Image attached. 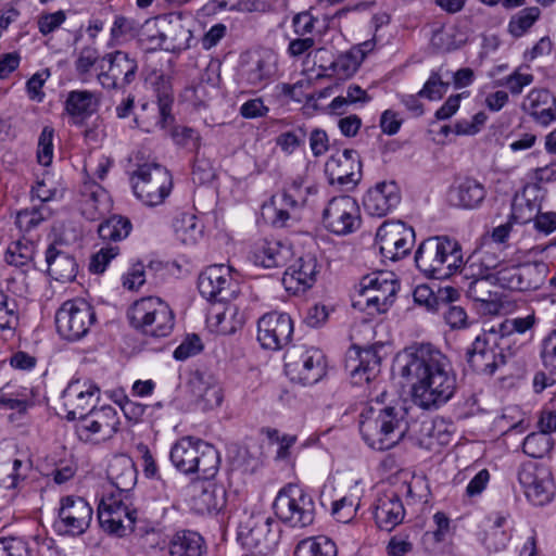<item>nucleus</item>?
Masks as SVG:
<instances>
[{
    "instance_id": "obj_39",
    "label": "nucleus",
    "mask_w": 556,
    "mask_h": 556,
    "mask_svg": "<svg viewBox=\"0 0 556 556\" xmlns=\"http://www.w3.org/2000/svg\"><path fill=\"white\" fill-rule=\"evenodd\" d=\"M108 477L116 488L117 494L127 495L137 482V470L131 459L116 457L108 468Z\"/></svg>"
},
{
    "instance_id": "obj_14",
    "label": "nucleus",
    "mask_w": 556,
    "mask_h": 556,
    "mask_svg": "<svg viewBox=\"0 0 556 556\" xmlns=\"http://www.w3.org/2000/svg\"><path fill=\"white\" fill-rule=\"evenodd\" d=\"M286 367L304 386L317 383L326 375V358L319 349L293 346L286 353Z\"/></svg>"
},
{
    "instance_id": "obj_38",
    "label": "nucleus",
    "mask_w": 556,
    "mask_h": 556,
    "mask_svg": "<svg viewBox=\"0 0 556 556\" xmlns=\"http://www.w3.org/2000/svg\"><path fill=\"white\" fill-rule=\"evenodd\" d=\"M99 100L96 92L89 90H72L65 100V111L75 118V124L83 123L97 112Z\"/></svg>"
},
{
    "instance_id": "obj_2",
    "label": "nucleus",
    "mask_w": 556,
    "mask_h": 556,
    "mask_svg": "<svg viewBox=\"0 0 556 556\" xmlns=\"http://www.w3.org/2000/svg\"><path fill=\"white\" fill-rule=\"evenodd\" d=\"M455 388L447 357L431 343L419 344V407L438 408L453 396Z\"/></svg>"
},
{
    "instance_id": "obj_36",
    "label": "nucleus",
    "mask_w": 556,
    "mask_h": 556,
    "mask_svg": "<svg viewBox=\"0 0 556 556\" xmlns=\"http://www.w3.org/2000/svg\"><path fill=\"white\" fill-rule=\"evenodd\" d=\"M273 74L271 62L261 55H252L241 64L239 70L240 81L256 89L264 88L270 81Z\"/></svg>"
},
{
    "instance_id": "obj_29",
    "label": "nucleus",
    "mask_w": 556,
    "mask_h": 556,
    "mask_svg": "<svg viewBox=\"0 0 556 556\" xmlns=\"http://www.w3.org/2000/svg\"><path fill=\"white\" fill-rule=\"evenodd\" d=\"M317 261L307 254L296 258L283 274L282 283L287 291L293 294L304 293L316 281Z\"/></svg>"
},
{
    "instance_id": "obj_47",
    "label": "nucleus",
    "mask_w": 556,
    "mask_h": 556,
    "mask_svg": "<svg viewBox=\"0 0 556 556\" xmlns=\"http://www.w3.org/2000/svg\"><path fill=\"white\" fill-rule=\"evenodd\" d=\"M131 229L128 217L114 214L98 226V235L103 242H118L126 239Z\"/></svg>"
},
{
    "instance_id": "obj_11",
    "label": "nucleus",
    "mask_w": 556,
    "mask_h": 556,
    "mask_svg": "<svg viewBox=\"0 0 556 556\" xmlns=\"http://www.w3.org/2000/svg\"><path fill=\"white\" fill-rule=\"evenodd\" d=\"M506 348L504 343H501L495 331L490 328L484 329L468 349L467 362L475 371L493 375L500 366L506 363V356L503 353Z\"/></svg>"
},
{
    "instance_id": "obj_4",
    "label": "nucleus",
    "mask_w": 556,
    "mask_h": 556,
    "mask_svg": "<svg viewBox=\"0 0 556 556\" xmlns=\"http://www.w3.org/2000/svg\"><path fill=\"white\" fill-rule=\"evenodd\" d=\"M169 458L174 467L185 473H199L204 480L218 472L220 456L216 447L201 439L184 437L170 448Z\"/></svg>"
},
{
    "instance_id": "obj_18",
    "label": "nucleus",
    "mask_w": 556,
    "mask_h": 556,
    "mask_svg": "<svg viewBox=\"0 0 556 556\" xmlns=\"http://www.w3.org/2000/svg\"><path fill=\"white\" fill-rule=\"evenodd\" d=\"M387 273H374L361 280V298L368 314L384 313L392 305L396 293V283Z\"/></svg>"
},
{
    "instance_id": "obj_31",
    "label": "nucleus",
    "mask_w": 556,
    "mask_h": 556,
    "mask_svg": "<svg viewBox=\"0 0 556 556\" xmlns=\"http://www.w3.org/2000/svg\"><path fill=\"white\" fill-rule=\"evenodd\" d=\"M292 254V250L289 245L278 240L265 239L254 244L250 252L249 260L256 266L276 268L287 265Z\"/></svg>"
},
{
    "instance_id": "obj_27",
    "label": "nucleus",
    "mask_w": 556,
    "mask_h": 556,
    "mask_svg": "<svg viewBox=\"0 0 556 556\" xmlns=\"http://www.w3.org/2000/svg\"><path fill=\"white\" fill-rule=\"evenodd\" d=\"M401 201V193L394 181H381L370 188L363 198L366 213L374 217H383L391 213Z\"/></svg>"
},
{
    "instance_id": "obj_24",
    "label": "nucleus",
    "mask_w": 556,
    "mask_h": 556,
    "mask_svg": "<svg viewBox=\"0 0 556 556\" xmlns=\"http://www.w3.org/2000/svg\"><path fill=\"white\" fill-rule=\"evenodd\" d=\"M100 389L91 381L73 380L63 391V399L67 407V420H83L84 416L99 399Z\"/></svg>"
},
{
    "instance_id": "obj_51",
    "label": "nucleus",
    "mask_w": 556,
    "mask_h": 556,
    "mask_svg": "<svg viewBox=\"0 0 556 556\" xmlns=\"http://www.w3.org/2000/svg\"><path fill=\"white\" fill-rule=\"evenodd\" d=\"M546 266L543 263H526L517 266L518 291L538 289L544 280Z\"/></svg>"
},
{
    "instance_id": "obj_62",
    "label": "nucleus",
    "mask_w": 556,
    "mask_h": 556,
    "mask_svg": "<svg viewBox=\"0 0 556 556\" xmlns=\"http://www.w3.org/2000/svg\"><path fill=\"white\" fill-rule=\"evenodd\" d=\"M517 266H509L505 262H501L500 268L495 273L492 274V278L496 281L501 287L518 290V276H517Z\"/></svg>"
},
{
    "instance_id": "obj_10",
    "label": "nucleus",
    "mask_w": 556,
    "mask_h": 556,
    "mask_svg": "<svg viewBox=\"0 0 556 556\" xmlns=\"http://www.w3.org/2000/svg\"><path fill=\"white\" fill-rule=\"evenodd\" d=\"M198 289L204 299L213 303H227L240 292L232 268L224 264H214L203 269L198 278Z\"/></svg>"
},
{
    "instance_id": "obj_12",
    "label": "nucleus",
    "mask_w": 556,
    "mask_h": 556,
    "mask_svg": "<svg viewBox=\"0 0 556 556\" xmlns=\"http://www.w3.org/2000/svg\"><path fill=\"white\" fill-rule=\"evenodd\" d=\"M126 500L127 495L112 493L100 501L98 519L105 532L122 538L134 530L137 510L131 509Z\"/></svg>"
},
{
    "instance_id": "obj_55",
    "label": "nucleus",
    "mask_w": 556,
    "mask_h": 556,
    "mask_svg": "<svg viewBox=\"0 0 556 556\" xmlns=\"http://www.w3.org/2000/svg\"><path fill=\"white\" fill-rule=\"evenodd\" d=\"M552 438L545 432H532L526 437L522 443V451L532 458H542L553 447Z\"/></svg>"
},
{
    "instance_id": "obj_32",
    "label": "nucleus",
    "mask_w": 556,
    "mask_h": 556,
    "mask_svg": "<svg viewBox=\"0 0 556 556\" xmlns=\"http://www.w3.org/2000/svg\"><path fill=\"white\" fill-rule=\"evenodd\" d=\"M486 194L482 184L473 178H460L454 181L450 187L448 202L460 208H475L481 204Z\"/></svg>"
},
{
    "instance_id": "obj_53",
    "label": "nucleus",
    "mask_w": 556,
    "mask_h": 556,
    "mask_svg": "<svg viewBox=\"0 0 556 556\" xmlns=\"http://www.w3.org/2000/svg\"><path fill=\"white\" fill-rule=\"evenodd\" d=\"M534 316L528 315L526 317H518L514 319H505L497 326H492L490 329L496 332L501 343L508 348V340L514 333H525L534 325Z\"/></svg>"
},
{
    "instance_id": "obj_63",
    "label": "nucleus",
    "mask_w": 556,
    "mask_h": 556,
    "mask_svg": "<svg viewBox=\"0 0 556 556\" xmlns=\"http://www.w3.org/2000/svg\"><path fill=\"white\" fill-rule=\"evenodd\" d=\"M541 359L545 369L556 374V330L542 341Z\"/></svg>"
},
{
    "instance_id": "obj_45",
    "label": "nucleus",
    "mask_w": 556,
    "mask_h": 556,
    "mask_svg": "<svg viewBox=\"0 0 556 556\" xmlns=\"http://www.w3.org/2000/svg\"><path fill=\"white\" fill-rule=\"evenodd\" d=\"M141 28L142 25L136 18L116 14L110 29V39L106 46L113 48L126 43L139 36Z\"/></svg>"
},
{
    "instance_id": "obj_6",
    "label": "nucleus",
    "mask_w": 556,
    "mask_h": 556,
    "mask_svg": "<svg viewBox=\"0 0 556 556\" xmlns=\"http://www.w3.org/2000/svg\"><path fill=\"white\" fill-rule=\"evenodd\" d=\"M273 508L278 519L292 528H305L315 519V502L298 484L289 483L283 486L278 492Z\"/></svg>"
},
{
    "instance_id": "obj_61",
    "label": "nucleus",
    "mask_w": 556,
    "mask_h": 556,
    "mask_svg": "<svg viewBox=\"0 0 556 556\" xmlns=\"http://www.w3.org/2000/svg\"><path fill=\"white\" fill-rule=\"evenodd\" d=\"M119 254V248L117 245H109L100 249L96 254L92 255L89 270L92 274H102L109 263Z\"/></svg>"
},
{
    "instance_id": "obj_35",
    "label": "nucleus",
    "mask_w": 556,
    "mask_h": 556,
    "mask_svg": "<svg viewBox=\"0 0 556 556\" xmlns=\"http://www.w3.org/2000/svg\"><path fill=\"white\" fill-rule=\"evenodd\" d=\"M81 213L88 219H96L98 215L109 210V193L94 181H85L80 188Z\"/></svg>"
},
{
    "instance_id": "obj_20",
    "label": "nucleus",
    "mask_w": 556,
    "mask_h": 556,
    "mask_svg": "<svg viewBox=\"0 0 556 556\" xmlns=\"http://www.w3.org/2000/svg\"><path fill=\"white\" fill-rule=\"evenodd\" d=\"M93 510L83 497L68 495L60 501L56 528L63 533L77 536L87 531L92 520Z\"/></svg>"
},
{
    "instance_id": "obj_21",
    "label": "nucleus",
    "mask_w": 556,
    "mask_h": 556,
    "mask_svg": "<svg viewBox=\"0 0 556 556\" xmlns=\"http://www.w3.org/2000/svg\"><path fill=\"white\" fill-rule=\"evenodd\" d=\"M293 334V321L289 314L270 312L257 323V340L262 348L278 351L287 346Z\"/></svg>"
},
{
    "instance_id": "obj_44",
    "label": "nucleus",
    "mask_w": 556,
    "mask_h": 556,
    "mask_svg": "<svg viewBox=\"0 0 556 556\" xmlns=\"http://www.w3.org/2000/svg\"><path fill=\"white\" fill-rule=\"evenodd\" d=\"M153 86L157 99L160 115L157 125L164 129L174 121V117L170 113L172 104L174 101L170 77L163 74L159 75L153 83Z\"/></svg>"
},
{
    "instance_id": "obj_1",
    "label": "nucleus",
    "mask_w": 556,
    "mask_h": 556,
    "mask_svg": "<svg viewBox=\"0 0 556 556\" xmlns=\"http://www.w3.org/2000/svg\"><path fill=\"white\" fill-rule=\"evenodd\" d=\"M393 377L399 392V402L393 406H381L386 392L359 414V432L372 450L393 447L415 421L410 410L417 405V346L410 345L399 352L393 361Z\"/></svg>"
},
{
    "instance_id": "obj_48",
    "label": "nucleus",
    "mask_w": 556,
    "mask_h": 556,
    "mask_svg": "<svg viewBox=\"0 0 556 556\" xmlns=\"http://www.w3.org/2000/svg\"><path fill=\"white\" fill-rule=\"evenodd\" d=\"M336 543L328 536L306 538L298 543L294 556H337Z\"/></svg>"
},
{
    "instance_id": "obj_40",
    "label": "nucleus",
    "mask_w": 556,
    "mask_h": 556,
    "mask_svg": "<svg viewBox=\"0 0 556 556\" xmlns=\"http://www.w3.org/2000/svg\"><path fill=\"white\" fill-rule=\"evenodd\" d=\"M30 469L27 462L22 460L16 454H0V486L14 489L20 481L26 479Z\"/></svg>"
},
{
    "instance_id": "obj_34",
    "label": "nucleus",
    "mask_w": 556,
    "mask_h": 556,
    "mask_svg": "<svg viewBox=\"0 0 556 556\" xmlns=\"http://www.w3.org/2000/svg\"><path fill=\"white\" fill-rule=\"evenodd\" d=\"M371 43L366 41L362 45L351 48L349 51L340 53L328 66H320L327 72V75L338 79H348L352 77L361 66L366 56V49Z\"/></svg>"
},
{
    "instance_id": "obj_15",
    "label": "nucleus",
    "mask_w": 556,
    "mask_h": 556,
    "mask_svg": "<svg viewBox=\"0 0 556 556\" xmlns=\"http://www.w3.org/2000/svg\"><path fill=\"white\" fill-rule=\"evenodd\" d=\"M518 480L533 505L543 506L554 497V479L551 469L544 465L532 462L523 464L518 471Z\"/></svg>"
},
{
    "instance_id": "obj_23",
    "label": "nucleus",
    "mask_w": 556,
    "mask_h": 556,
    "mask_svg": "<svg viewBox=\"0 0 556 556\" xmlns=\"http://www.w3.org/2000/svg\"><path fill=\"white\" fill-rule=\"evenodd\" d=\"M119 426V418L114 407L103 405L100 408L92 406L76 426L80 439L90 440L92 435L99 434L102 439L112 438Z\"/></svg>"
},
{
    "instance_id": "obj_3",
    "label": "nucleus",
    "mask_w": 556,
    "mask_h": 556,
    "mask_svg": "<svg viewBox=\"0 0 556 556\" xmlns=\"http://www.w3.org/2000/svg\"><path fill=\"white\" fill-rule=\"evenodd\" d=\"M419 270L429 278H443L457 271L464 277L475 276L473 264H466L458 241L446 236H435L419 244Z\"/></svg>"
},
{
    "instance_id": "obj_26",
    "label": "nucleus",
    "mask_w": 556,
    "mask_h": 556,
    "mask_svg": "<svg viewBox=\"0 0 556 556\" xmlns=\"http://www.w3.org/2000/svg\"><path fill=\"white\" fill-rule=\"evenodd\" d=\"M301 184L293 181L292 185L283 189L281 193L274 195L270 203L263 206L264 214L268 215L270 224L274 227H287L289 220L298 219V212L301 207L295 192L300 190Z\"/></svg>"
},
{
    "instance_id": "obj_57",
    "label": "nucleus",
    "mask_w": 556,
    "mask_h": 556,
    "mask_svg": "<svg viewBox=\"0 0 556 556\" xmlns=\"http://www.w3.org/2000/svg\"><path fill=\"white\" fill-rule=\"evenodd\" d=\"M540 13V9L536 7H530L519 11L509 21V33L515 37L522 36L535 23Z\"/></svg>"
},
{
    "instance_id": "obj_19",
    "label": "nucleus",
    "mask_w": 556,
    "mask_h": 556,
    "mask_svg": "<svg viewBox=\"0 0 556 556\" xmlns=\"http://www.w3.org/2000/svg\"><path fill=\"white\" fill-rule=\"evenodd\" d=\"M102 61L106 62L109 67L99 73L97 79L104 89H124L136 79L138 62L129 53L116 50L105 53Z\"/></svg>"
},
{
    "instance_id": "obj_46",
    "label": "nucleus",
    "mask_w": 556,
    "mask_h": 556,
    "mask_svg": "<svg viewBox=\"0 0 556 556\" xmlns=\"http://www.w3.org/2000/svg\"><path fill=\"white\" fill-rule=\"evenodd\" d=\"M31 405V392L26 387L7 383L0 389V408L25 413Z\"/></svg>"
},
{
    "instance_id": "obj_60",
    "label": "nucleus",
    "mask_w": 556,
    "mask_h": 556,
    "mask_svg": "<svg viewBox=\"0 0 556 556\" xmlns=\"http://www.w3.org/2000/svg\"><path fill=\"white\" fill-rule=\"evenodd\" d=\"M53 137H54V129L50 126H45L39 136V139H38V151H37L38 162L43 166H48L52 162Z\"/></svg>"
},
{
    "instance_id": "obj_28",
    "label": "nucleus",
    "mask_w": 556,
    "mask_h": 556,
    "mask_svg": "<svg viewBox=\"0 0 556 556\" xmlns=\"http://www.w3.org/2000/svg\"><path fill=\"white\" fill-rule=\"evenodd\" d=\"M48 274L62 282L73 281L78 271V264L70 253L63 240H54L45 252Z\"/></svg>"
},
{
    "instance_id": "obj_7",
    "label": "nucleus",
    "mask_w": 556,
    "mask_h": 556,
    "mask_svg": "<svg viewBox=\"0 0 556 556\" xmlns=\"http://www.w3.org/2000/svg\"><path fill=\"white\" fill-rule=\"evenodd\" d=\"M280 540L279 525L270 517L243 511L237 528V541L249 551L268 554Z\"/></svg>"
},
{
    "instance_id": "obj_58",
    "label": "nucleus",
    "mask_w": 556,
    "mask_h": 556,
    "mask_svg": "<svg viewBox=\"0 0 556 556\" xmlns=\"http://www.w3.org/2000/svg\"><path fill=\"white\" fill-rule=\"evenodd\" d=\"M0 556H33V549L23 538H1Z\"/></svg>"
},
{
    "instance_id": "obj_64",
    "label": "nucleus",
    "mask_w": 556,
    "mask_h": 556,
    "mask_svg": "<svg viewBox=\"0 0 556 556\" xmlns=\"http://www.w3.org/2000/svg\"><path fill=\"white\" fill-rule=\"evenodd\" d=\"M225 490L223 486L210 484L201 493V500L208 511H218L225 505Z\"/></svg>"
},
{
    "instance_id": "obj_56",
    "label": "nucleus",
    "mask_w": 556,
    "mask_h": 556,
    "mask_svg": "<svg viewBox=\"0 0 556 556\" xmlns=\"http://www.w3.org/2000/svg\"><path fill=\"white\" fill-rule=\"evenodd\" d=\"M35 244L29 239H20L12 242L5 252V262L14 266H23L33 260Z\"/></svg>"
},
{
    "instance_id": "obj_9",
    "label": "nucleus",
    "mask_w": 556,
    "mask_h": 556,
    "mask_svg": "<svg viewBox=\"0 0 556 556\" xmlns=\"http://www.w3.org/2000/svg\"><path fill=\"white\" fill-rule=\"evenodd\" d=\"M97 320L93 306L84 299L65 301L55 313L59 334L68 341L86 337Z\"/></svg>"
},
{
    "instance_id": "obj_41",
    "label": "nucleus",
    "mask_w": 556,
    "mask_h": 556,
    "mask_svg": "<svg viewBox=\"0 0 556 556\" xmlns=\"http://www.w3.org/2000/svg\"><path fill=\"white\" fill-rule=\"evenodd\" d=\"M458 292L453 287H438L435 283L419 285V306L429 313H437L442 304L454 302Z\"/></svg>"
},
{
    "instance_id": "obj_54",
    "label": "nucleus",
    "mask_w": 556,
    "mask_h": 556,
    "mask_svg": "<svg viewBox=\"0 0 556 556\" xmlns=\"http://www.w3.org/2000/svg\"><path fill=\"white\" fill-rule=\"evenodd\" d=\"M52 211L47 205L33 206L30 210H22L16 215L15 224L21 231L29 232L38 227L40 223L48 219Z\"/></svg>"
},
{
    "instance_id": "obj_13",
    "label": "nucleus",
    "mask_w": 556,
    "mask_h": 556,
    "mask_svg": "<svg viewBox=\"0 0 556 556\" xmlns=\"http://www.w3.org/2000/svg\"><path fill=\"white\" fill-rule=\"evenodd\" d=\"M416 233L403 222H386L377 230L376 242L382 257L397 261L408 255L414 248Z\"/></svg>"
},
{
    "instance_id": "obj_5",
    "label": "nucleus",
    "mask_w": 556,
    "mask_h": 556,
    "mask_svg": "<svg viewBox=\"0 0 556 556\" xmlns=\"http://www.w3.org/2000/svg\"><path fill=\"white\" fill-rule=\"evenodd\" d=\"M127 317L131 327L153 338L169 336L175 324L173 311L157 296L137 300L129 307Z\"/></svg>"
},
{
    "instance_id": "obj_16",
    "label": "nucleus",
    "mask_w": 556,
    "mask_h": 556,
    "mask_svg": "<svg viewBox=\"0 0 556 556\" xmlns=\"http://www.w3.org/2000/svg\"><path fill=\"white\" fill-rule=\"evenodd\" d=\"M323 225L339 236L354 232L361 225L357 202L350 195L332 198L323 212Z\"/></svg>"
},
{
    "instance_id": "obj_59",
    "label": "nucleus",
    "mask_w": 556,
    "mask_h": 556,
    "mask_svg": "<svg viewBox=\"0 0 556 556\" xmlns=\"http://www.w3.org/2000/svg\"><path fill=\"white\" fill-rule=\"evenodd\" d=\"M533 75L523 72L520 67L515 70L511 74L504 77L498 81V85L508 88L513 96H518L522 92L523 88L533 83Z\"/></svg>"
},
{
    "instance_id": "obj_52",
    "label": "nucleus",
    "mask_w": 556,
    "mask_h": 556,
    "mask_svg": "<svg viewBox=\"0 0 556 556\" xmlns=\"http://www.w3.org/2000/svg\"><path fill=\"white\" fill-rule=\"evenodd\" d=\"M176 238L184 244H194L202 236V227L193 214H184L174 224Z\"/></svg>"
},
{
    "instance_id": "obj_50",
    "label": "nucleus",
    "mask_w": 556,
    "mask_h": 556,
    "mask_svg": "<svg viewBox=\"0 0 556 556\" xmlns=\"http://www.w3.org/2000/svg\"><path fill=\"white\" fill-rule=\"evenodd\" d=\"M469 278L471 280L468 283L467 294L470 299L482 303L496 301L497 294L489 289L490 280L493 279L491 273H484L481 269L478 274L475 271V276H469L467 279Z\"/></svg>"
},
{
    "instance_id": "obj_43",
    "label": "nucleus",
    "mask_w": 556,
    "mask_h": 556,
    "mask_svg": "<svg viewBox=\"0 0 556 556\" xmlns=\"http://www.w3.org/2000/svg\"><path fill=\"white\" fill-rule=\"evenodd\" d=\"M203 551V538L194 531H178L169 542L170 556H202Z\"/></svg>"
},
{
    "instance_id": "obj_17",
    "label": "nucleus",
    "mask_w": 556,
    "mask_h": 556,
    "mask_svg": "<svg viewBox=\"0 0 556 556\" xmlns=\"http://www.w3.org/2000/svg\"><path fill=\"white\" fill-rule=\"evenodd\" d=\"M384 344L377 342L370 346L349 350L345 358V368L350 371L352 383L362 386L374 381L381 370L382 355L380 352Z\"/></svg>"
},
{
    "instance_id": "obj_30",
    "label": "nucleus",
    "mask_w": 556,
    "mask_h": 556,
    "mask_svg": "<svg viewBox=\"0 0 556 556\" xmlns=\"http://www.w3.org/2000/svg\"><path fill=\"white\" fill-rule=\"evenodd\" d=\"M521 108L541 126L556 121V97L547 89L534 88L523 99Z\"/></svg>"
},
{
    "instance_id": "obj_33",
    "label": "nucleus",
    "mask_w": 556,
    "mask_h": 556,
    "mask_svg": "<svg viewBox=\"0 0 556 556\" xmlns=\"http://www.w3.org/2000/svg\"><path fill=\"white\" fill-rule=\"evenodd\" d=\"M437 529L426 532L422 536L424 552L430 556L448 555L456 556V549L451 541L447 540L450 532V520L443 514L438 511L433 516Z\"/></svg>"
},
{
    "instance_id": "obj_49",
    "label": "nucleus",
    "mask_w": 556,
    "mask_h": 556,
    "mask_svg": "<svg viewBox=\"0 0 556 556\" xmlns=\"http://www.w3.org/2000/svg\"><path fill=\"white\" fill-rule=\"evenodd\" d=\"M20 325V309L16 299L0 290V333L14 336Z\"/></svg>"
},
{
    "instance_id": "obj_8",
    "label": "nucleus",
    "mask_w": 556,
    "mask_h": 556,
    "mask_svg": "<svg viewBox=\"0 0 556 556\" xmlns=\"http://www.w3.org/2000/svg\"><path fill=\"white\" fill-rule=\"evenodd\" d=\"M134 194L147 206H156L164 202L173 188L169 170L157 163L140 165L131 176Z\"/></svg>"
},
{
    "instance_id": "obj_42",
    "label": "nucleus",
    "mask_w": 556,
    "mask_h": 556,
    "mask_svg": "<svg viewBox=\"0 0 556 556\" xmlns=\"http://www.w3.org/2000/svg\"><path fill=\"white\" fill-rule=\"evenodd\" d=\"M404 507L399 497L379 500L375 511L377 526L384 531H392L404 518Z\"/></svg>"
},
{
    "instance_id": "obj_22",
    "label": "nucleus",
    "mask_w": 556,
    "mask_h": 556,
    "mask_svg": "<svg viewBox=\"0 0 556 556\" xmlns=\"http://www.w3.org/2000/svg\"><path fill=\"white\" fill-rule=\"evenodd\" d=\"M159 37L156 43L160 49L169 52H181L190 48L192 40L191 29L185 25L181 14L172 13L154 18Z\"/></svg>"
},
{
    "instance_id": "obj_25",
    "label": "nucleus",
    "mask_w": 556,
    "mask_h": 556,
    "mask_svg": "<svg viewBox=\"0 0 556 556\" xmlns=\"http://www.w3.org/2000/svg\"><path fill=\"white\" fill-rule=\"evenodd\" d=\"M330 184L354 187L362 178V162L356 150L345 149L340 155H332L326 163Z\"/></svg>"
},
{
    "instance_id": "obj_37",
    "label": "nucleus",
    "mask_w": 556,
    "mask_h": 556,
    "mask_svg": "<svg viewBox=\"0 0 556 556\" xmlns=\"http://www.w3.org/2000/svg\"><path fill=\"white\" fill-rule=\"evenodd\" d=\"M192 393L202 403L204 409H214L222 405L224 400L220 383L211 375L198 374L190 381Z\"/></svg>"
}]
</instances>
